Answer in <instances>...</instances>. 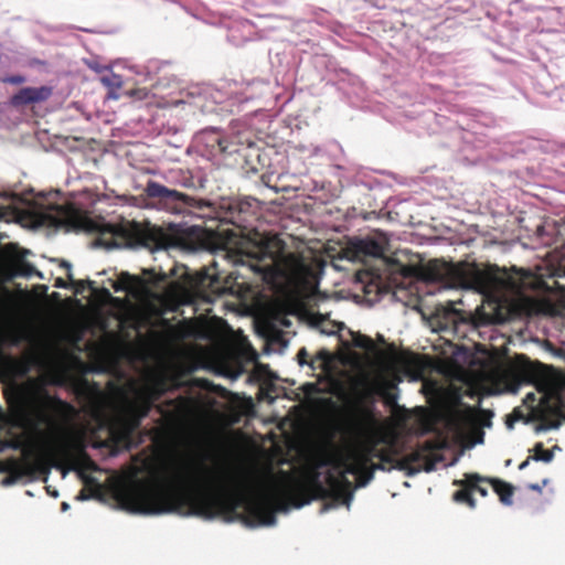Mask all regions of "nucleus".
Instances as JSON below:
<instances>
[{
    "mask_svg": "<svg viewBox=\"0 0 565 565\" xmlns=\"http://www.w3.org/2000/svg\"><path fill=\"white\" fill-rule=\"evenodd\" d=\"M491 486L493 488V491L499 495L500 501L505 505L512 504V497L514 493V488L512 484L497 479L492 478Z\"/></svg>",
    "mask_w": 565,
    "mask_h": 565,
    "instance_id": "nucleus-19",
    "label": "nucleus"
},
{
    "mask_svg": "<svg viewBox=\"0 0 565 565\" xmlns=\"http://www.w3.org/2000/svg\"><path fill=\"white\" fill-rule=\"evenodd\" d=\"M352 475L356 476V488H364L374 479V473L370 468H361L360 471Z\"/></svg>",
    "mask_w": 565,
    "mask_h": 565,
    "instance_id": "nucleus-23",
    "label": "nucleus"
},
{
    "mask_svg": "<svg viewBox=\"0 0 565 565\" xmlns=\"http://www.w3.org/2000/svg\"><path fill=\"white\" fill-rule=\"evenodd\" d=\"M428 450L429 448L425 447L412 451L411 454L398 459L394 468L397 470H407L408 475H413L420 471L422 463L424 462L426 471L433 470L434 463L427 459Z\"/></svg>",
    "mask_w": 565,
    "mask_h": 565,
    "instance_id": "nucleus-12",
    "label": "nucleus"
},
{
    "mask_svg": "<svg viewBox=\"0 0 565 565\" xmlns=\"http://www.w3.org/2000/svg\"><path fill=\"white\" fill-rule=\"evenodd\" d=\"M530 488L533 489V490H539L540 489V487L537 484H531Z\"/></svg>",
    "mask_w": 565,
    "mask_h": 565,
    "instance_id": "nucleus-42",
    "label": "nucleus"
},
{
    "mask_svg": "<svg viewBox=\"0 0 565 565\" xmlns=\"http://www.w3.org/2000/svg\"><path fill=\"white\" fill-rule=\"evenodd\" d=\"M427 276L431 280L449 281L454 285L467 286L481 292L493 289H520L526 286L525 278L530 273L520 270V277L515 278L501 270L497 266H490L486 270L475 269L467 274L461 268L444 262L433 260L427 265Z\"/></svg>",
    "mask_w": 565,
    "mask_h": 565,
    "instance_id": "nucleus-5",
    "label": "nucleus"
},
{
    "mask_svg": "<svg viewBox=\"0 0 565 565\" xmlns=\"http://www.w3.org/2000/svg\"><path fill=\"white\" fill-rule=\"evenodd\" d=\"M367 449L370 450L371 461L379 459L381 461H395V451L391 447H379L375 439H366Z\"/></svg>",
    "mask_w": 565,
    "mask_h": 565,
    "instance_id": "nucleus-16",
    "label": "nucleus"
},
{
    "mask_svg": "<svg viewBox=\"0 0 565 565\" xmlns=\"http://www.w3.org/2000/svg\"><path fill=\"white\" fill-rule=\"evenodd\" d=\"M103 291L105 292V295L110 296V294L107 289H103Z\"/></svg>",
    "mask_w": 565,
    "mask_h": 565,
    "instance_id": "nucleus-47",
    "label": "nucleus"
},
{
    "mask_svg": "<svg viewBox=\"0 0 565 565\" xmlns=\"http://www.w3.org/2000/svg\"><path fill=\"white\" fill-rule=\"evenodd\" d=\"M274 499L249 493L241 476L224 466H207L204 461L191 466L186 476L138 480L117 493L119 504L132 513L225 516L239 519L248 526L276 523V511L285 507L279 502L275 509Z\"/></svg>",
    "mask_w": 565,
    "mask_h": 565,
    "instance_id": "nucleus-1",
    "label": "nucleus"
},
{
    "mask_svg": "<svg viewBox=\"0 0 565 565\" xmlns=\"http://www.w3.org/2000/svg\"><path fill=\"white\" fill-rule=\"evenodd\" d=\"M132 96H138V98H145L147 96V92L145 89H138L131 92Z\"/></svg>",
    "mask_w": 565,
    "mask_h": 565,
    "instance_id": "nucleus-36",
    "label": "nucleus"
},
{
    "mask_svg": "<svg viewBox=\"0 0 565 565\" xmlns=\"http://www.w3.org/2000/svg\"><path fill=\"white\" fill-rule=\"evenodd\" d=\"M317 358L322 361H327L329 359V353L326 350H321L318 352Z\"/></svg>",
    "mask_w": 565,
    "mask_h": 565,
    "instance_id": "nucleus-37",
    "label": "nucleus"
},
{
    "mask_svg": "<svg viewBox=\"0 0 565 565\" xmlns=\"http://www.w3.org/2000/svg\"><path fill=\"white\" fill-rule=\"evenodd\" d=\"M9 403L33 433L49 441L47 457L52 466L75 471L85 487L97 484L96 479L86 473L97 471L98 466L85 445L64 434V424L75 412L70 403L51 395L34 379L17 384Z\"/></svg>",
    "mask_w": 565,
    "mask_h": 565,
    "instance_id": "nucleus-2",
    "label": "nucleus"
},
{
    "mask_svg": "<svg viewBox=\"0 0 565 565\" xmlns=\"http://www.w3.org/2000/svg\"><path fill=\"white\" fill-rule=\"evenodd\" d=\"M328 463H330V461H329V460H326V461H322L320 465H321V466H326V465H328Z\"/></svg>",
    "mask_w": 565,
    "mask_h": 565,
    "instance_id": "nucleus-44",
    "label": "nucleus"
},
{
    "mask_svg": "<svg viewBox=\"0 0 565 565\" xmlns=\"http://www.w3.org/2000/svg\"><path fill=\"white\" fill-rule=\"evenodd\" d=\"M42 466H46V462H44V460H43V459H39V460L36 461V467H38L39 469H41V468H42Z\"/></svg>",
    "mask_w": 565,
    "mask_h": 565,
    "instance_id": "nucleus-41",
    "label": "nucleus"
},
{
    "mask_svg": "<svg viewBox=\"0 0 565 565\" xmlns=\"http://www.w3.org/2000/svg\"><path fill=\"white\" fill-rule=\"evenodd\" d=\"M10 475L6 477L1 483L3 486H11L21 476L26 473L25 469H22L18 463H13V467L9 469Z\"/></svg>",
    "mask_w": 565,
    "mask_h": 565,
    "instance_id": "nucleus-26",
    "label": "nucleus"
},
{
    "mask_svg": "<svg viewBox=\"0 0 565 565\" xmlns=\"http://www.w3.org/2000/svg\"><path fill=\"white\" fill-rule=\"evenodd\" d=\"M396 461H398V459L396 457H395V461H381V460H379V462L372 461L370 469L373 471L374 475L379 470L380 471H391L392 469H395L394 466L396 465Z\"/></svg>",
    "mask_w": 565,
    "mask_h": 565,
    "instance_id": "nucleus-28",
    "label": "nucleus"
},
{
    "mask_svg": "<svg viewBox=\"0 0 565 565\" xmlns=\"http://www.w3.org/2000/svg\"><path fill=\"white\" fill-rule=\"evenodd\" d=\"M532 459L536 461L550 462L553 459V452L551 450L544 449L542 443H537L534 446V455Z\"/></svg>",
    "mask_w": 565,
    "mask_h": 565,
    "instance_id": "nucleus-25",
    "label": "nucleus"
},
{
    "mask_svg": "<svg viewBox=\"0 0 565 565\" xmlns=\"http://www.w3.org/2000/svg\"><path fill=\"white\" fill-rule=\"evenodd\" d=\"M522 413L519 409H514L513 413L507 418V426L513 427V423L522 418Z\"/></svg>",
    "mask_w": 565,
    "mask_h": 565,
    "instance_id": "nucleus-33",
    "label": "nucleus"
},
{
    "mask_svg": "<svg viewBox=\"0 0 565 565\" xmlns=\"http://www.w3.org/2000/svg\"><path fill=\"white\" fill-rule=\"evenodd\" d=\"M92 497V494L86 490V488L82 489L78 493L77 499L79 500H87Z\"/></svg>",
    "mask_w": 565,
    "mask_h": 565,
    "instance_id": "nucleus-34",
    "label": "nucleus"
},
{
    "mask_svg": "<svg viewBox=\"0 0 565 565\" xmlns=\"http://www.w3.org/2000/svg\"><path fill=\"white\" fill-rule=\"evenodd\" d=\"M252 203L241 201L231 207V222L238 228L247 230L249 223L254 220L255 214L249 211Z\"/></svg>",
    "mask_w": 565,
    "mask_h": 565,
    "instance_id": "nucleus-13",
    "label": "nucleus"
},
{
    "mask_svg": "<svg viewBox=\"0 0 565 565\" xmlns=\"http://www.w3.org/2000/svg\"><path fill=\"white\" fill-rule=\"evenodd\" d=\"M373 417L374 416H373L372 409L364 407V406H359L356 408V413H355V420H354L355 428H358V429L364 428L369 423H371L373 420Z\"/></svg>",
    "mask_w": 565,
    "mask_h": 565,
    "instance_id": "nucleus-21",
    "label": "nucleus"
},
{
    "mask_svg": "<svg viewBox=\"0 0 565 565\" xmlns=\"http://www.w3.org/2000/svg\"><path fill=\"white\" fill-rule=\"evenodd\" d=\"M492 478L489 477H482L478 473H467V482L470 483V488L472 489V492L479 493L481 497L488 495L487 488L482 487L480 483L486 482L491 484Z\"/></svg>",
    "mask_w": 565,
    "mask_h": 565,
    "instance_id": "nucleus-20",
    "label": "nucleus"
},
{
    "mask_svg": "<svg viewBox=\"0 0 565 565\" xmlns=\"http://www.w3.org/2000/svg\"><path fill=\"white\" fill-rule=\"evenodd\" d=\"M51 494L54 495V497H57V492L56 491H51Z\"/></svg>",
    "mask_w": 565,
    "mask_h": 565,
    "instance_id": "nucleus-50",
    "label": "nucleus"
},
{
    "mask_svg": "<svg viewBox=\"0 0 565 565\" xmlns=\"http://www.w3.org/2000/svg\"><path fill=\"white\" fill-rule=\"evenodd\" d=\"M40 226L64 228L68 231L88 230L92 221L73 204L52 205L35 214Z\"/></svg>",
    "mask_w": 565,
    "mask_h": 565,
    "instance_id": "nucleus-7",
    "label": "nucleus"
},
{
    "mask_svg": "<svg viewBox=\"0 0 565 565\" xmlns=\"http://www.w3.org/2000/svg\"><path fill=\"white\" fill-rule=\"evenodd\" d=\"M55 287L67 288V284L62 278H57L55 281Z\"/></svg>",
    "mask_w": 565,
    "mask_h": 565,
    "instance_id": "nucleus-38",
    "label": "nucleus"
},
{
    "mask_svg": "<svg viewBox=\"0 0 565 565\" xmlns=\"http://www.w3.org/2000/svg\"><path fill=\"white\" fill-rule=\"evenodd\" d=\"M109 234L111 241L104 242L107 246L117 247L126 245L129 247L143 246L148 248H160L168 245V237L162 228L142 225L138 222H126L116 226L109 225L100 233V241Z\"/></svg>",
    "mask_w": 565,
    "mask_h": 565,
    "instance_id": "nucleus-6",
    "label": "nucleus"
},
{
    "mask_svg": "<svg viewBox=\"0 0 565 565\" xmlns=\"http://www.w3.org/2000/svg\"><path fill=\"white\" fill-rule=\"evenodd\" d=\"M371 463L365 439L352 447L345 458L334 462L335 467H343L344 470L338 476L328 472L326 476L327 487L320 480L318 471H313L305 480L294 479L287 472H281L284 481L277 484L276 491L295 508H301L318 499H331L337 503L349 505L353 499V486L345 475L358 472L361 468H370Z\"/></svg>",
    "mask_w": 565,
    "mask_h": 565,
    "instance_id": "nucleus-4",
    "label": "nucleus"
},
{
    "mask_svg": "<svg viewBox=\"0 0 565 565\" xmlns=\"http://www.w3.org/2000/svg\"><path fill=\"white\" fill-rule=\"evenodd\" d=\"M545 365L540 362L534 363L526 360L519 364L515 372L520 381L526 383H536L543 376L542 371Z\"/></svg>",
    "mask_w": 565,
    "mask_h": 565,
    "instance_id": "nucleus-14",
    "label": "nucleus"
},
{
    "mask_svg": "<svg viewBox=\"0 0 565 565\" xmlns=\"http://www.w3.org/2000/svg\"><path fill=\"white\" fill-rule=\"evenodd\" d=\"M167 392V384L163 381H156L146 385L139 394L142 395L153 405L164 395Z\"/></svg>",
    "mask_w": 565,
    "mask_h": 565,
    "instance_id": "nucleus-18",
    "label": "nucleus"
},
{
    "mask_svg": "<svg viewBox=\"0 0 565 565\" xmlns=\"http://www.w3.org/2000/svg\"><path fill=\"white\" fill-rule=\"evenodd\" d=\"M256 236L250 241V247L244 250L235 248L237 234L232 231L213 232L192 226L177 238V243L193 250L222 254L234 265H247L267 284L296 275L303 268L302 256L286 252V243L279 235L257 233Z\"/></svg>",
    "mask_w": 565,
    "mask_h": 565,
    "instance_id": "nucleus-3",
    "label": "nucleus"
},
{
    "mask_svg": "<svg viewBox=\"0 0 565 565\" xmlns=\"http://www.w3.org/2000/svg\"><path fill=\"white\" fill-rule=\"evenodd\" d=\"M206 277H210V280L211 282H216L218 280V277L216 274H209L207 271H205L204 274Z\"/></svg>",
    "mask_w": 565,
    "mask_h": 565,
    "instance_id": "nucleus-39",
    "label": "nucleus"
},
{
    "mask_svg": "<svg viewBox=\"0 0 565 565\" xmlns=\"http://www.w3.org/2000/svg\"><path fill=\"white\" fill-rule=\"evenodd\" d=\"M63 509H67V503L62 504Z\"/></svg>",
    "mask_w": 565,
    "mask_h": 565,
    "instance_id": "nucleus-51",
    "label": "nucleus"
},
{
    "mask_svg": "<svg viewBox=\"0 0 565 565\" xmlns=\"http://www.w3.org/2000/svg\"><path fill=\"white\" fill-rule=\"evenodd\" d=\"M25 81H26L25 76L20 75V74L10 75L2 79L3 83L11 84V85H21V84L25 83Z\"/></svg>",
    "mask_w": 565,
    "mask_h": 565,
    "instance_id": "nucleus-31",
    "label": "nucleus"
},
{
    "mask_svg": "<svg viewBox=\"0 0 565 565\" xmlns=\"http://www.w3.org/2000/svg\"><path fill=\"white\" fill-rule=\"evenodd\" d=\"M51 494L54 495V497H57V492L56 491H51Z\"/></svg>",
    "mask_w": 565,
    "mask_h": 565,
    "instance_id": "nucleus-49",
    "label": "nucleus"
},
{
    "mask_svg": "<svg viewBox=\"0 0 565 565\" xmlns=\"http://www.w3.org/2000/svg\"><path fill=\"white\" fill-rule=\"evenodd\" d=\"M52 95L51 86L23 87L10 98V103L14 107H24L46 102Z\"/></svg>",
    "mask_w": 565,
    "mask_h": 565,
    "instance_id": "nucleus-11",
    "label": "nucleus"
},
{
    "mask_svg": "<svg viewBox=\"0 0 565 565\" xmlns=\"http://www.w3.org/2000/svg\"><path fill=\"white\" fill-rule=\"evenodd\" d=\"M102 83L111 88H119L121 86V78L120 76L114 74V73H107L100 77Z\"/></svg>",
    "mask_w": 565,
    "mask_h": 565,
    "instance_id": "nucleus-27",
    "label": "nucleus"
},
{
    "mask_svg": "<svg viewBox=\"0 0 565 565\" xmlns=\"http://www.w3.org/2000/svg\"><path fill=\"white\" fill-rule=\"evenodd\" d=\"M19 446H20V444H19V443H17V444H14L12 447L17 449V448H19Z\"/></svg>",
    "mask_w": 565,
    "mask_h": 565,
    "instance_id": "nucleus-48",
    "label": "nucleus"
},
{
    "mask_svg": "<svg viewBox=\"0 0 565 565\" xmlns=\"http://www.w3.org/2000/svg\"><path fill=\"white\" fill-rule=\"evenodd\" d=\"M530 459H531V457H527L524 461H522V462L519 465V469H520V470L525 469V468L529 466V463H530Z\"/></svg>",
    "mask_w": 565,
    "mask_h": 565,
    "instance_id": "nucleus-40",
    "label": "nucleus"
},
{
    "mask_svg": "<svg viewBox=\"0 0 565 565\" xmlns=\"http://www.w3.org/2000/svg\"><path fill=\"white\" fill-rule=\"evenodd\" d=\"M358 256H373L379 257L383 254L382 245L375 239H360L354 245Z\"/></svg>",
    "mask_w": 565,
    "mask_h": 565,
    "instance_id": "nucleus-17",
    "label": "nucleus"
},
{
    "mask_svg": "<svg viewBox=\"0 0 565 565\" xmlns=\"http://www.w3.org/2000/svg\"><path fill=\"white\" fill-rule=\"evenodd\" d=\"M379 340H380L381 342H385V340H384V337H383V335H379Z\"/></svg>",
    "mask_w": 565,
    "mask_h": 565,
    "instance_id": "nucleus-45",
    "label": "nucleus"
},
{
    "mask_svg": "<svg viewBox=\"0 0 565 565\" xmlns=\"http://www.w3.org/2000/svg\"><path fill=\"white\" fill-rule=\"evenodd\" d=\"M454 484L461 487V489L457 490L454 493V501L458 503H465L469 508L473 509L476 507V499L473 498V492L472 489L470 488V483L467 482V473L465 475V479L455 480Z\"/></svg>",
    "mask_w": 565,
    "mask_h": 565,
    "instance_id": "nucleus-15",
    "label": "nucleus"
},
{
    "mask_svg": "<svg viewBox=\"0 0 565 565\" xmlns=\"http://www.w3.org/2000/svg\"><path fill=\"white\" fill-rule=\"evenodd\" d=\"M143 191L146 196L153 201V206L172 214H182L186 207L200 206L196 199L152 180L147 182Z\"/></svg>",
    "mask_w": 565,
    "mask_h": 565,
    "instance_id": "nucleus-9",
    "label": "nucleus"
},
{
    "mask_svg": "<svg viewBox=\"0 0 565 565\" xmlns=\"http://www.w3.org/2000/svg\"><path fill=\"white\" fill-rule=\"evenodd\" d=\"M163 279L153 268L143 269L142 275H131L128 271H121L113 282L116 292L127 291L131 295H139L148 291L151 286H156Z\"/></svg>",
    "mask_w": 565,
    "mask_h": 565,
    "instance_id": "nucleus-10",
    "label": "nucleus"
},
{
    "mask_svg": "<svg viewBox=\"0 0 565 565\" xmlns=\"http://www.w3.org/2000/svg\"><path fill=\"white\" fill-rule=\"evenodd\" d=\"M189 407L190 401L184 396H178L177 398L153 405L139 393L136 399L130 404V409L136 417V425H139L140 420L147 417L152 408H156L161 415L166 425H173L183 417Z\"/></svg>",
    "mask_w": 565,
    "mask_h": 565,
    "instance_id": "nucleus-8",
    "label": "nucleus"
},
{
    "mask_svg": "<svg viewBox=\"0 0 565 565\" xmlns=\"http://www.w3.org/2000/svg\"><path fill=\"white\" fill-rule=\"evenodd\" d=\"M561 426V419L557 417H552L548 415H542L540 417V423L537 426V430H551L557 429Z\"/></svg>",
    "mask_w": 565,
    "mask_h": 565,
    "instance_id": "nucleus-24",
    "label": "nucleus"
},
{
    "mask_svg": "<svg viewBox=\"0 0 565 565\" xmlns=\"http://www.w3.org/2000/svg\"><path fill=\"white\" fill-rule=\"evenodd\" d=\"M468 412H469V413H475V412H476V409H475V408L469 407V408H468Z\"/></svg>",
    "mask_w": 565,
    "mask_h": 565,
    "instance_id": "nucleus-46",
    "label": "nucleus"
},
{
    "mask_svg": "<svg viewBox=\"0 0 565 565\" xmlns=\"http://www.w3.org/2000/svg\"><path fill=\"white\" fill-rule=\"evenodd\" d=\"M479 413H481V414H486V415H488V416H491V413H489V412L479 411Z\"/></svg>",
    "mask_w": 565,
    "mask_h": 565,
    "instance_id": "nucleus-43",
    "label": "nucleus"
},
{
    "mask_svg": "<svg viewBox=\"0 0 565 565\" xmlns=\"http://www.w3.org/2000/svg\"><path fill=\"white\" fill-rule=\"evenodd\" d=\"M61 266H63V267H65V268H66V270H67V278H68V280H70L74 286H76V287H77V290H78L79 288H84L85 284H87V285H89V286H92V285H93V281H90V280H87V281H84V280H74V279H73V275H72V266H71V264H70V263H67V262L63 260V262H62V264H61Z\"/></svg>",
    "mask_w": 565,
    "mask_h": 565,
    "instance_id": "nucleus-29",
    "label": "nucleus"
},
{
    "mask_svg": "<svg viewBox=\"0 0 565 565\" xmlns=\"http://www.w3.org/2000/svg\"><path fill=\"white\" fill-rule=\"evenodd\" d=\"M353 344L356 348L363 349L372 353L376 351V345L374 341L370 337L364 334L353 335Z\"/></svg>",
    "mask_w": 565,
    "mask_h": 565,
    "instance_id": "nucleus-22",
    "label": "nucleus"
},
{
    "mask_svg": "<svg viewBox=\"0 0 565 565\" xmlns=\"http://www.w3.org/2000/svg\"><path fill=\"white\" fill-rule=\"evenodd\" d=\"M308 358H309V353L307 352L306 348H301L298 353H297V360H298V363L299 365H309L312 370H315V361L311 360L310 362L308 361Z\"/></svg>",
    "mask_w": 565,
    "mask_h": 565,
    "instance_id": "nucleus-30",
    "label": "nucleus"
},
{
    "mask_svg": "<svg viewBox=\"0 0 565 565\" xmlns=\"http://www.w3.org/2000/svg\"><path fill=\"white\" fill-rule=\"evenodd\" d=\"M535 401H536V396L534 393H527L524 398L525 404H529V403L533 404Z\"/></svg>",
    "mask_w": 565,
    "mask_h": 565,
    "instance_id": "nucleus-35",
    "label": "nucleus"
},
{
    "mask_svg": "<svg viewBox=\"0 0 565 565\" xmlns=\"http://www.w3.org/2000/svg\"><path fill=\"white\" fill-rule=\"evenodd\" d=\"M33 271L34 267L29 263L22 262L19 266V274L22 276H31Z\"/></svg>",
    "mask_w": 565,
    "mask_h": 565,
    "instance_id": "nucleus-32",
    "label": "nucleus"
}]
</instances>
